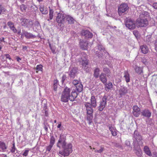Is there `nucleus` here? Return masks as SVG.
<instances>
[{
    "mask_svg": "<svg viewBox=\"0 0 157 157\" xmlns=\"http://www.w3.org/2000/svg\"><path fill=\"white\" fill-rule=\"evenodd\" d=\"M71 91V89L67 87L65 88L61 97V101H62L66 102L68 101L69 99L71 101L75 100L77 96V93L75 90H73L70 95Z\"/></svg>",
    "mask_w": 157,
    "mask_h": 157,
    "instance_id": "nucleus-1",
    "label": "nucleus"
},
{
    "mask_svg": "<svg viewBox=\"0 0 157 157\" xmlns=\"http://www.w3.org/2000/svg\"><path fill=\"white\" fill-rule=\"evenodd\" d=\"M150 16L149 13L147 12L143 11L140 15L139 20L138 19V26L145 27L148 24L147 17Z\"/></svg>",
    "mask_w": 157,
    "mask_h": 157,
    "instance_id": "nucleus-2",
    "label": "nucleus"
},
{
    "mask_svg": "<svg viewBox=\"0 0 157 157\" xmlns=\"http://www.w3.org/2000/svg\"><path fill=\"white\" fill-rule=\"evenodd\" d=\"M84 105L86 108L87 120L89 121V124H90L93 118V109L89 102H85Z\"/></svg>",
    "mask_w": 157,
    "mask_h": 157,
    "instance_id": "nucleus-3",
    "label": "nucleus"
},
{
    "mask_svg": "<svg viewBox=\"0 0 157 157\" xmlns=\"http://www.w3.org/2000/svg\"><path fill=\"white\" fill-rule=\"evenodd\" d=\"M63 151H59V154L64 157L68 156L73 151L72 145L69 143L63 148Z\"/></svg>",
    "mask_w": 157,
    "mask_h": 157,
    "instance_id": "nucleus-4",
    "label": "nucleus"
},
{
    "mask_svg": "<svg viewBox=\"0 0 157 157\" xmlns=\"http://www.w3.org/2000/svg\"><path fill=\"white\" fill-rule=\"evenodd\" d=\"M129 7L125 3L121 4L118 8V13L120 16H121L122 13L125 14L126 12L128 10Z\"/></svg>",
    "mask_w": 157,
    "mask_h": 157,
    "instance_id": "nucleus-5",
    "label": "nucleus"
},
{
    "mask_svg": "<svg viewBox=\"0 0 157 157\" xmlns=\"http://www.w3.org/2000/svg\"><path fill=\"white\" fill-rule=\"evenodd\" d=\"M126 26L130 29H133L136 27L135 22L130 19L126 18L125 22Z\"/></svg>",
    "mask_w": 157,
    "mask_h": 157,
    "instance_id": "nucleus-6",
    "label": "nucleus"
},
{
    "mask_svg": "<svg viewBox=\"0 0 157 157\" xmlns=\"http://www.w3.org/2000/svg\"><path fill=\"white\" fill-rule=\"evenodd\" d=\"M21 25L26 27H31L33 25V22L25 18L21 19Z\"/></svg>",
    "mask_w": 157,
    "mask_h": 157,
    "instance_id": "nucleus-7",
    "label": "nucleus"
},
{
    "mask_svg": "<svg viewBox=\"0 0 157 157\" xmlns=\"http://www.w3.org/2000/svg\"><path fill=\"white\" fill-rule=\"evenodd\" d=\"M66 139L64 138H62L61 136L59 138L57 144V146L58 147L60 148L62 147L63 148L66 145V142L65 141Z\"/></svg>",
    "mask_w": 157,
    "mask_h": 157,
    "instance_id": "nucleus-8",
    "label": "nucleus"
},
{
    "mask_svg": "<svg viewBox=\"0 0 157 157\" xmlns=\"http://www.w3.org/2000/svg\"><path fill=\"white\" fill-rule=\"evenodd\" d=\"M140 111V109L138 107V114H139L140 112L141 113L142 115L144 117H147L148 118L151 117V113L148 109H144L142 112Z\"/></svg>",
    "mask_w": 157,
    "mask_h": 157,
    "instance_id": "nucleus-9",
    "label": "nucleus"
},
{
    "mask_svg": "<svg viewBox=\"0 0 157 157\" xmlns=\"http://www.w3.org/2000/svg\"><path fill=\"white\" fill-rule=\"evenodd\" d=\"M65 17L64 14L59 13L56 17V21L58 24H61L64 21Z\"/></svg>",
    "mask_w": 157,
    "mask_h": 157,
    "instance_id": "nucleus-10",
    "label": "nucleus"
},
{
    "mask_svg": "<svg viewBox=\"0 0 157 157\" xmlns=\"http://www.w3.org/2000/svg\"><path fill=\"white\" fill-rule=\"evenodd\" d=\"M106 104V97L104 96L102 99L100 105L98 107V109L100 111H102L104 108L105 107Z\"/></svg>",
    "mask_w": 157,
    "mask_h": 157,
    "instance_id": "nucleus-11",
    "label": "nucleus"
},
{
    "mask_svg": "<svg viewBox=\"0 0 157 157\" xmlns=\"http://www.w3.org/2000/svg\"><path fill=\"white\" fill-rule=\"evenodd\" d=\"M81 34L82 36H85L86 39L91 38L93 37V34L89 31L83 30L81 32Z\"/></svg>",
    "mask_w": 157,
    "mask_h": 157,
    "instance_id": "nucleus-12",
    "label": "nucleus"
},
{
    "mask_svg": "<svg viewBox=\"0 0 157 157\" xmlns=\"http://www.w3.org/2000/svg\"><path fill=\"white\" fill-rule=\"evenodd\" d=\"M78 70L77 68L76 67H73L70 72L69 76L71 78H74Z\"/></svg>",
    "mask_w": 157,
    "mask_h": 157,
    "instance_id": "nucleus-13",
    "label": "nucleus"
},
{
    "mask_svg": "<svg viewBox=\"0 0 157 157\" xmlns=\"http://www.w3.org/2000/svg\"><path fill=\"white\" fill-rule=\"evenodd\" d=\"M140 52L144 54L147 53L148 51V48L147 47L146 45H143L140 47Z\"/></svg>",
    "mask_w": 157,
    "mask_h": 157,
    "instance_id": "nucleus-14",
    "label": "nucleus"
},
{
    "mask_svg": "<svg viewBox=\"0 0 157 157\" xmlns=\"http://www.w3.org/2000/svg\"><path fill=\"white\" fill-rule=\"evenodd\" d=\"M124 78H125V81L128 83L130 81V75L127 71H124Z\"/></svg>",
    "mask_w": 157,
    "mask_h": 157,
    "instance_id": "nucleus-15",
    "label": "nucleus"
},
{
    "mask_svg": "<svg viewBox=\"0 0 157 157\" xmlns=\"http://www.w3.org/2000/svg\"><path fill=\"white\" fill-rule=\"evenodd\" d=\"M23 35H24L27 39L33 38L36 37L35 36L27 32H25L23 33Z\"/></svg>",
    "mask_w": 157,
    "mask_h": 157,
    "instance_id": "nucleus-16",
    "label": "nucleus"
},
{
    "mask_svg": "<svg viewBox=\"0 0 157 157\" xmlns=\"http://www.w3.org/2000/svg\"><path fill=\"white\" fill-rule=\"evenodd\" d=\"M91 105L92 107L95 108L97 105L96 101L95 98L94 96H91L90 99Z\"/></svg>",
    "mask_w": 157,
    "mask_h": 157,
    "instance_id": "nucleus-17",
    "label": "nucleus"
},
{
    "mask_svg": "<svg viewBox=\"0 0 157 157\" xmlns=\"http://www.w3.org/2000/svg\"><path fill=\"white\" fill-rule=\"evenodd\" d=\"M81 63L83 68H84L85 69H87L88 67L87 66L88 65V60L86 59H82L81 61Z\"/></svg>",
    "mask_w": 157,
    "mask_h": 157,
    "instance_id": "nucleus-18",
    "label": "nucleus"
},
{
    "mask_svg": "<svg viewBox=\"0 0 157 157\" xmlns=\"http://www.w3.org/2000/svg\"><path fill=\"white\" fill-rule=\"evenodd\" d=\"M144 151L145 153L148 156L151 157V156H152V154L148 146H144Z\"/></svg>",
    "mask_w": 157,
    "mask_h": 157,
    "instance_id": "nucleus-19",
    "label": "nucleus"
},
{
    "mask_svg": "<svg viewBox=\"0 0 157 157\" xmlns=\"http://www.w3.org/2000/svg\"><path fill=\"white\" fill-rule=\"evenodd\" d=\"M79 44L81 48L83 50H86L87 49L88 46V43L87 42L81 41L80 42Z\"/></svg>",
    "mask_w": 157,
    "mask_h": 157,
    "instance_id": "nucleus-20",
    "label": "nucleus"
},
{
    "mask_svg": "<svg viewBox=\"0 0 157 157\" xmlns=\"http://www.w3.org/2000/svg\"><path fill=\"white\" fill-rule=\"evenodd\" d=\"M65 18L69 24H72L74 23V19L71 16L67 15L66 16Z\"/></svg>",
    "mask_w": 157,
    "mask_h": 157,
    "instance_id": "nucleus-21",
    "label": "nucleus"
},
{
    "mask_svg": "<svg viewBox=\"0 0 157 157\" xmlns=\"http://www.w3.org/2000/svg\"><path fill=\"white\" fill-rule=\"evenodd\" d=\"M101 81L104 83H106L107 79L105 75L103 73H101L99 76Z\"/></svg>",
    "mask_w": 157,
    "mask_h": 157,
    "instance_id": "nucleus-22",
    "label": "nucleus"
},
{
    "mask_svg": "<svg viewBox=\"0 0 157 157\" xmlns=\"http://www.w3.org/2000/svg\"><path fill=\"white\" fill-rule=\"evenodd\" d=\"M0 148L3 151H5L7 148L5 143L4 142L0 140Z\"/></svg>",
    "mask_w": 157,
    "mask_h": 157,
    "instance_id": "nucleus-23",
    "label": "nucleus"
},
{
    "mask_svg": "<svg viewBox=\"0 0 157 157\" xmlns=\"http://www.w3.org/2000/svg\"><path fill=\"white\" fill-rule=\"evenodd\" d=\"M100 72V69L98 68H95L94 70V76L96 78L99 77Z\"/></svg>",
    "mask_w": 157,
    "mask_h": 157,
    "instance_id": "nucleus-24",
    "label": "nucleus"
},
{
    "mask_svg": "<svg viewBox=\"0 0 157 157\" xmlns=\"http://www.w3.org/2000/svg\"><path fill=\"white\" fill-rule=\"evenodd\" d=\"M113 85L112 82H109L107 84H106L105 90L107 91L113 88Z\"/></svg>",
    "mask_w": 157,
    "mask_h": 157,
    "instance_id": "nucleus-25",
    "label": "nucleus"
},
{
    "mask_svg": "<svg viewBox=\"0 0 157 157\" xmlns=\"http://www.w3.org/2000/svg\"><path fill=\"white\" fill-rule=\"evenodd\" d=\"M127 92L126 88L123 87L121 88L119 91V94L121 96L124 95Z\"/></svg>",
    "mask_w": 157,
    "mask_h": 157,
    "instance_id": "nucleus-26",
    "label": "nucleus"
},
{
    "mask_svg": "<svg viewBox=\"0 0 157 157\" xmlns=\"http://www.w3.org/2000/svg\"><path fill=\"white\" fill-rule=\"evenodd\" d=\"M75 87L76 90L78 92H81L82 90L83 86L81 83L78 84Z\"/></svg>",
    "mask_w": 157,
    "mask_h": 157,
    "instance_id": "nucleus-27",
    "label": "nucleus"
},
{
    "mask_svg": "<svg viewBox=\"0 0 157 157\" xmlns=\"http://www.w3.org/2000/svg\"><path fill=\"white\" fill-rule=\"evenodd\" d=\"M133 111L132 112L133 115L136 117H137V106H134L133 107Z\"/></svg>",
    "mask_w": 157,
    "mask_h": 157,
    "instance_id": "nucleus-28",
    "label": "nucleus"
},
{
    "mask_svg": "<svg viewBox=\"0 0 157 157\" xmlns=\"http://www.w3.org/2000/svg\"><path fill=\"white\" fill-rule=\"evenodd\" d=\"M137 132L136 131H135L134 132V136H133V140H135L133 142L134 145V147L135 148V144L136 143L137 140Z\"/></svg>",
    "mask_w": 157,
    "mask_h": 157,
    "instance_id": "nucleus-29",
    "label": "nucleus"
},
{
    "mask_svg": "<svg viewBox=\"0 0 157 157\" xmlns=\"http://www.w3.org/2000/svg\"><path fill=\"white\" fill-rule=\"evenodd\" d=\"M40 10L42 14H46L48 13L47 11H44V7L43 5H41L40 6Z\"/></svg>",
    "mask_w": 157,
    "mask_h": 157,
    "instance_id": "nucleus-30",
    "label": "nucleus"
},
{
    "mask_svg": "<svg viewBox=\"0 0 157 157\" xmlns=\"http://www.w3.org/2000/svg\"><path fill=\"white\" fill-rule=\"evenodd\" d=\"M36 69V72L38 73L39 71H42L43 70V66L42 65L40 64L37 65Z\"/></svg>",
    "mask_w": 157,
    "mask_h": 157,
    "instance_id": "nucleus-31",
    "label": "nucleus"
},
{
    "mask_svg": "<svg viewBox=\"0 0 157 157\" xmlns=\"http://www.w3.org/2000/svg\"><path fill=\"white\" fill-rule=\"evenodd\" d=\"M53 11L51 9L49 10V19H48V20L49 21L50 20L52 19L53 17Z\"/></svg>",
    "mask_w": 157,
    "mask_h": 157,
    "instance_id": "nucleus-32",
    "label": "nucleus"
},
{
    "mask_svg": "<svg viewBox=\"0 0 157 157\" xmlns=\"http://www.w3.org/2000/svg\"><path fill=\"white\" fill-rule=\"evenodd\" d=\"M55 142V137L52 136H51L50 140V144L53 145Z\"/></svg>",
    "mask_w": 157,
    "mask_h": 157,
    "instance_id": "nucleus-33",
    "label": "nucleus"
},
{
    "mask_svg": "<svg viewBox=\"0 0 157 157\" xmlns=\"http://www.w3.org/2000/svg\"><path fill=\"white\" fill-rule=\"evenodd\" d=\"M100 149L99 150H95L94 151L95 152L99 153H101L104 150V147L102 146L100 147Z\"/></svg>",
    "mask_w": 157,
    "mask_h": 157,
    "instance_id": "nucleus-34",
    "label": "nucleus"
},
{
    "mask_svg": "<svg viewBox=\"0 0 157 157\" xmlns=\"http://www.w3.org/2000/svg\"><path fill=\"white\" fill-rule=\"evenodd\" d=\"M27 8V7L24 4H22L20 6V9L22 12H25Z\"/></svg>",
    "mask_w": 157,
    "mask_h": 157,
    "instance_id": "nucleus-35",
    "label": "nucleus"
},
{
    "mask_svg": "<svg viewBox=\"0 0 157 157\" xmlns=\"http://www.w3.org/2000/svg\"><path fill=\"white\" fill-rule=\"evenodd\" d=\"M6 11V10L1 5H0V15L2 12H5Z\"/></svg>",
    "mask_w": 157,
    "mask_h": 157,
    "instance_id": "nucleus-36",
    "label": "nucleus"
},
{
    "mask_svg": "<svg viewBox=\"0 0 157 157\" xmlns=\"http://www.w3.org/2000/svg\"><path fill=\"white\" fill-rule=\"evenodd\" d=\"M103 71L106 73V74L110 73V70L109 68L107 67H105L103 69Z\"/></svg>",
    "mask_w": 157,
    "mask_h": 157,
    "instance_id": "nucleus-37",
    "label": "nucleus"
},
{
    "mask_svg": "<svg viewBox=\"0 0 157 157\" xmlns=\"http://www.w3.org/2000/svg\"><path fill=\"white\" fill-rule=\"evenodd\" d=\"M12 145L13 146L11 147V149L10 150V151L11 152L13 153L15 152V151L16 150V148L15 146L14 143H13Z\"/></svg>",
    "mask_w": 157,
    "mask_h": 157,
    "instance_id": "nucleus-38",
    "label": "nucleus"
},
{
    "mask_svg": "<svg viewBox=\"0 0 157 157\" xmlns=\"http://www.w3.org/2000/svg\"><path fill=\"white\" fill-rule=\"evenodd\" d=\"M73 84L75 86H77L78 84L81 83V82L77 80H74L72 82Z\"/></svg>",
    "mask_w": 157,
    "mask_h": 157,
    "instance_id": "nucleus-39",
    "label": "nucleus"
},
{
    "mask_svg": "<svg viewBox=\"0 0 157 157\" xmlns=\"http://www.w3.org/2000/svg\"><path fill=\"white\" fill-rule=\"evenodd\" d=\"M53 145L49 144L48 146H47L46 147V151H50L51 150Z\"/></svg>",
    "mask_w": 157,
    "mask_h": 157,
    "instance_id": "nucleus-40",
    "label": "nucleus"
},
{
    "mask_svg": "<svg viewBox=\"0 0 157 157\" xmlns=\"http://www.w3.org/2000/svg\"><path fill=\"white\" fill-rule=\"evenodd\" d=\"M29 151V150L28 149H25L22 154L23 156L25 157L27 156L28 154Z\"/></svg>",
    "mask_w": 157,
    "mask_h": 157,
    "instance_id": "nucleus-41",
    "label": "nucleus"
},
{
    "mask_svg": "<svg viewBox=\"0 0 157 157\" xmlns=\"http://www.w3.org/2000/svg\"><path fill=\"white\" fill-rule=\"evenodd\" d=\"M7 25L10 28V29L14 26L13 23L11 21L8 22L7 23Z\"/></svg>",
    "mask_w": 157,
    "mask_h": 157,
    "instance_id": "nucleus-42",
    "label": "nucleus"
},
{
    "mask_svg": "<svg viewBox=\"0 0 157 157\" xmlns=\"http://www.w3.org/2000/svg\"><path fill=\"white\" fill-rule=\"evenodd\" d=\"M141 62L145 64H146L147 63V60L144 58H141Z\"/></svg>",
    "mask_w": 157,
    "mask_h": 157,
    "instance_id": "nucleus-43",
    "label": "nucleus"
},
{
    "mask_svg": "<svg viewBox=\"0 0 157 157\" xmlns=\"http://www.w3.org/2000/svg\"><path fill=\"white\" fill-rule=\"evenodd\" d=\"M138 74H141L143 73L142 68L141 67H138Z\"/></svg>",
    "mask_w": 157,
    "mask_h": 157,
    "instance_id": "nucleus-44",
    "label": "nucleus"
},
{
    "mask_svg": "<svg viewBox=\"0 0 157 157\" xmlns=\"http://www.w3.org/2000/svg\"><path fill=\"white\" fill-rule=\"evenodd\" d=\"M58 81L57 79L55 80H54L53 86H54V89H55V87L56 86H57V85H58Z\"/></svg>",
    "mask_w": 157,
    "mask_h": 157,
    "instance_id": "nucleus-45",
    "label": "nucleus"
},
{
    "mask_svg": "<svg viewBox=\"0 0 157 157\" xmlns=\"http://www.w3.org/2000/svg\"><path fill=\"white\" fill-rule=\"evenodd\" d=\"M152 6L154 9L157 10V2L153 3Z\"/></svg>",
    "mask_w": 157,
    "mask_h": 157,
    "instance_id": "nucleus-46",
    "label": "nucleus"
},
{
    "mask_svg": "<svg viewBox=\"0 0 157 157\" xmlns=\"http://www.w3.org/2000/svg\"><path fill=\"white\" fill-rule=\"evenodd\" d=\"M111 132L113 136H116L117 135V133L116 132L115 129L113 131H112Z\"/></svg>",
    "mask_w": 157,
    "mask_h": 157,
    "instance_id": "nucleus-47",
    "label": "nucleus"
},
{
    "mask_svg": "<svg viewBox=\"0 0 157 157\" xmlns=\"http://www.w3.org/2000/svg\"><path fill=\"white\" fill-rule=\"evenodd\" d=\"M152 157H157V152L156 151H154L152 153Z\"/></svg>",
    "mask_w": 157,
    "mask_h": 157,
    "instance_id": "nucleus-48",
    "label": "nucleus"
},
{
    "mask_svg": "<svg viewBox=\"0 0 157 157\" xmlns=\"http://www.w3.org/2000/svg\"><path fill=\"white\" fill-rule=\"evenodd\" d=\"M66 76L65 75H63L62 77V81L63 83L66 78Z\"/></svg>",
    "mask_w": 157,
    "mask_h": 157,
    "instance_id": "nucleus-49",
    "label": "nucleus"
},
{
    "mask_svg": "<svg viewBox=\"0 0 157 157\" xmlns=\"http://www.w3.org/2000/svg\"><path fill=\"white\" fill-rule=\"evenodd\" d=\"M5 56L6 58V59H8L10 60H11V59L10 57V55L9 54H5Z\"/></svg>",
    "mask_w": 157,
    "mask_h": 157,
    "instance_id": "nucleus-50",
    "label": "nucleus"
},
{
    "mask_svg": "<svg viewBox=\"0 0 157 157\" xmlns=\"http://www.w3.org/2000/svg\"><path fill=\"white\" fill-rule=\"evenodd\" d=\"M10 29H11L14 33H16L17 32V30L14 26L11 28Z\"/></svg>",
    "mask_w": 157,
    "mask_h": 157,
    "instance_id": "nucleus-51",
    "label": "nucleus"
},
{
    "mask_svg": "<svg viewBox=\"0 0 157 157\" xmlns=\"http://www.w3.org/2000/svg\"><path fill=\"white\" fill-rule=\"evenodd\" d=\"M145 7V6L144 5H142L141 6H140L138 7V9H139V10H140V11H141V9H143V8H144Z\"/></svg>",
    "mask_w": 157,
    "mask_h": 157,
    "instance_id": "nucleus-52",
    "label": "nucleus"
},
{
    "mask_svg": "<svg viewBox=\"0 0 157 157\" xmlns=\"http://www.w3.org/2000/svg\"><path fill=\"white\" fill-rule=\"evenodd\" d=\"M133 33L134 35L135 36L136 38H137V32L136 30H134L133 32Z\"/></svg>",
    "mask_w": 157,
    "mask_h": 157,
    "instance_id": "nucleus-53",
    "label": "nucleus"
},
{
    "mask_svg": "<svg viewBox=\"0 0 157 157\" xmlns=\"http://www.w3.org/2000/svg\"><path fill=\"white\" fill-rule=\"evenodd\" d=\"M149 124L151 126H152L153 124V123L152 122V120L151 119H149Z\"/></svg>",
    "mask_w": 157,
    "mask_h": 157,
    "instance_id": "nucleus-54",
    "label": "nucleus"
},
{
    "mask_svg": "<svg viewBox=\"0 0 157 157\" xmlns=\"http://www.w3.org/2000/svg\"><path fill=\"white\" fill-rule=\"evenodd\" d=\"M109 129L110 131L111 132L112 131H113L115 129L112 126H109Z\"/></svg>",
    "mask_w": 157,
    "mask_h": 157,
    "instance_id": "nucleus-55",
    "label": "nucleus"
},
{
    "mask_svg": "<svg viewBox=\"0 0 157 157\" xmlns=\"http://www.w3.org/2000/svg\"><path fill=\"white\" fill-rule=\"evenodd\" d=\"M155 49L156 52H157V40L155 42Z\"/></svg>",
    "mask_w": 157,
    "mask_h": 157,
    "instance_id": "nucleus-56",
    "label": "nucleus"
},
{
    "mask_svg": "<svg viewBox=\"0 0 157 157\" xmlns=\"http://www.w3.org/2000/svg\"><path fill=\"white\" fill-rule=\"evenodd\" d=\"M98 49L100 50H102L104 48L101 45H99L98 46Z\"/></svg>",
    "mask_w": 157,
    "mask_h": 157,
    "instance_id": "nucleus-57",
    "label": "nucleus"
},
{
    "mask_svg": "<svg viewBox=\"0 0 157 157\" xmlns=\"http://www.w3.org/2000/svg\"><path fill=\"white\" fill-rule=\"evenodd\" d=\"M61 126V122H59V124L57 126V127L58 128H60Z\"/></svg>",
    "mask_w": 157,
    "mask_h": 157,
    "instance_id": "nucleus-58",
    "label": "nucleus"
},
{
    "mask_svg": "<svg viewBox=\"0 0 157 157\" xmlns=\"http://www.w3.org/2000/svg\"><path fill=\"white\" fill-rule=\"evenodd\" d=\"M45 115L46 116H48V112L47 110H45Z\"/></svg>",
    "mask_w": 157,
    "mask_h": 157,
    "instance_id": "nucleus-59",
    "label": "nucleus"
},
{
    "mask_svg": "<svg viewBox=\"0 0 157 157\" xmlns=\"http://www.w3.org/2000/svg\"><path fill=\"white\" fill-rule=\"evenodd\" d=\"M4 40V37L1 38H0V41H3L4 42H5Z\"/></svg>",
    "mask_w": 157,
    "mask_h": 157,
    "instance_id": "nucleus-60",
    "label": "nucleus"
},
{
    "mask_svg": "<svg viewBox=\"0 0 157 157\" xmlns=\"http://www.w3.org/2000/svg\"><path fill=\"white\" fill-rule=\"evenodd\" d=\"M133 67L135 68V70H136L137 69V66H136V65H133Z\"/></svg>",
    "mask_w": 157,
    "mask_h": 157,
    "instance_id": "nucleus-61",
    "label": "nucleus"
},
{
    "mask_svg": "<svg viewBox=\"0 0 157 157\" xmlns=\"http://www.w3.org/2000/svg\"><path fill=\"white\" fill-rule=\"evenodd\" d=\"M17 60L18 61H19V60H21V59L20 58H19V57H17Z\"/></svg>",
    "mask_w": 157,
    "mask_h": 157,
    "instance_id": "nucleus-62",
    "label": "nucleus"
},
{
    "mask_svg": "<svg viewBox=\"0 0 157 157\" xmlns=\"http://www.w3.org/2000/svg\"><path fill=\"white\" fill-rule=\"evenodd\" d=\"M21 33V30H20L18 32L17 34L20 35V33Z\"/></svg>",
    "mask_w": 157,
    "mask_h": 157,
    "instance_id": "nucleus-63",
    "label": "nucleus"
},
{
    "mask_svg": "<svg viewBox=\"0 0 157 157\" xmlns=\"http://www.w3.org/2000/svg\"><path fill=\"white\" fill-rule=\"evenodd\" d=\"M138 139H139V140L141 138V136H140V135H138Z\"/></svg>",
    "mask_w": 157,
    "mask_h": 157,
    "instance_id": "nucleus-64",
    "label": "nucleus"
}]
</instances>
